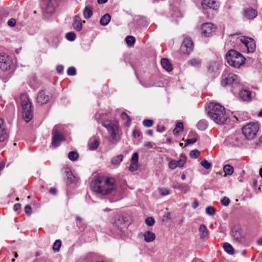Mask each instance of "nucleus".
<instances>
[{
	"mask_svg": "<svg viewBox=\"0 0 262 262\" xmlns=\"http://www.w3.org/2000/svg\"><path fill=\"white\" fill-rule=\"evenodd\" d=\"M98 123L105 127L110 133L112 140L118 142L121 138V132L119 127V123L117 121L105 120L101 121L100 118H96Z\"/></svg>",
	"mask_w": 262,
	"mask_h": 262,
	"instance_id": "2",
	"label": "nucleus"
},
{
	"mask_svg": "<svg viewBox=\"0 0 262 262\" xmlns=\"http://www.w3.org/2000/svg\"><path fill=\"white\" fill-rule=\"evenodd\" d=\"M61 246V241L60 239H57L55 241L53 246V250L54 251H59Z\"/></svg>",
	"mask_w": 262,
	"mask_h": 262,
	"instance_id": "39",
	"label": "nucleus"
},
{
	"mask_svg": "<svg viewBox=\"0 0 262 262\" xmlns=\"http://www.w3.org/2000/svg\"><path fill=\"white\" fill-rule=\"evenodd\" d=\"M99 145V141L97 139L91 140L89 143V148L91 150H95L97 148Z\"/></svg>",
	"mask_w": 262,
	"mask_h": 262,
	"instance_id": "35",
	"label": "nucleus"
},
{
	"mask_svg": "<svg viewBox=\"0 0 262 262\" xmlns=\"http://www.w3.org/2000/svg\"><path fill=\"white\" fill-rule=\"evenodd\" d=\"M93 8L91 6H87L83 11V15L85 19L90 18L93 15Z\"/></svg>",
	"mask_w": 262,
	"mask_h": 262,
	"instance_id": "26",
	"label": "nucleus"
},
{
	"mask_svg": "<svg viewBox=\"0 0 262 262\" xmlns=\"http://www.w3.org/2000/svg\"><path fill=\"white\" fill-rule=\"evenodd\" d=\"M21 107L22 115H33L34 107L28 95L26 94L20 95Z\"/></svg>",
	"mask_w": 262,
	"mask_h": 262,
	"instance_id": "6",
	"label": "nucleus"
},
{
	"mask_svg": "<svg viewBox=\"0 0 262 262\" xmlns=\"http://www.w3.org/2000/svg\"><path fill=\"white\" fill-rule=\"evenodd\" d=\"M223 170L225 174L229 176L232 174L234 171L233 167L229 164L225 165Z\"/></svg>",
	"mask_w": 262,
	"mask_h": 262,
	"instance_id": "36",
	"label": "nucleus"
},
{
	"mask_svg": "<svg viewBox=\"0 0 262 262\" xmlns=\"http://www.w3.org/2000/svg\"><path fill=\"white\" fill-rule=\"evenodd\" d=\"M223 248L224 250L229 254L232 255L234 254V249L230 244L225 243L223 245Z\"/></svg>",
	"mask_w": 262,
	"mask_h": 262,
	"instance_id": "33",
	"label": "nucleus"
},
{
	"mask_svg": "<svg viewBox=\"0 0 262 262\" xmlns=\"http://www.w3.org/2000/svg\"><path fill=\"white\" fill-rule=\"evenodd\" d=\"M66 38L69 41H74L76 38V34L73 32H70L66 34Z\"/></svg>",
	"mask_w": 262,
	"mask_h": 262,
	"instance_id": "41",
	"label": "nucleus"
},
{
	"mask_svg": "<svg viewBox=\"0 0 262 262\" xmlns=\"http://www.w3.org/2000/svg\"><path fill=\"white\" fill-rule=\"evenodd\" d=\"M221 202L223 206H227L230 203V199L226 196H224L221 200Z\"/></svg>",
	"mask_w": 262,
	"mask_h": 262,
	"instance_id": "50",
	"label": "nucleus"
},
{
	"mask_svg": "<svg viewBox=\"0 0 262 262\" xmlns=\"http://www.w3.org/2000/svg\"><path fill=\"white\" fill-rule=\"evenodd\" d=\"M144 240L146 242H151L155 240L156 235L153 232L147 231L144 234Z\"/></svg>",
	"mask_w": 262,
	"mask_h": 262,
	"instance_id": "25",
	"label": "nucleus"
},
{
	"mask_svg": "<svg viewBox=\"0 0 262 262\" xmlns=\"http://www.w3.org/2000/svg\"><path fill=\"white\" fill-rule=\"evenodd\" d=\"M240 41L246 47L248 52H253L255 49L256 45L254 40L250 37L242 36Z\"/></svg>",
	"mask_w": 262,
	"mask_h": 262,
	"instance_id": "13",
	"label": "nucleus"
},
{
	"mask_svg": "<svg viewBox=\"0 0 262 262\" xmlns=\"http://www.w3.org/2000/svg\"><path fill=\"white\" fill-rule=\"evenodd\" d=\"M20 207H21L20 204H19V203L15 204L13 206V210L15 211H16L20 208Z\"/></svg>",
	"mask_w": 262,
	"mask_h": 262,
	"instance_id": "61",
	"label": "nucleus"
},
{
	"mask_svg": "<svg viewBox=\"0 0 262 262\" xmlns=\"http://www.w3.org/2000/svg\"><path fill=\"white\" fill-rule=\"evenodd\" d=\"M159 190L162 195H166L170 193L169 190L167 188H160Z\"/></svg>",
	"mask_w": 262,
	"mask_h": 262,
	"instance_id": "51",
	"label": "nucleus"
},
{
	"mask_svg": "<svg viewBox=\"0 0 262 262\" xmlns=\"http://www.w3.org/2000/svg\"><path fill=\"white\" fill-rule=\"evenodd\" d=\"M241 97L244 101H250L251 99V93L249 90H244L241 92Z\"/></svg>",
	"mask_w": 262,
	"mask_h": 262,
	"instance_id": "27",
	"label": "nucleus"
},
{
	"mask_svg": "<svg viewBox=\"0 0 262 262\" xmlns=\"http://www.w3.org/2000/svg\"><path fill=\"white\" fill-rule=\"evenodd\" d=\"M123 159L122 155H119L113 157L111 160V163L115 166H118Z\"/></svg>",
	"mask_w": 262,
	"mask_h": 262,
	"instance_id": "30",
	"label": "nucleus"
},
{
	"mask_svg": "<svg viewBox=\"0 0 262 262\" xmlns=\"http://www.w3.org/2000/svg\"><path fill=\"white\" fill-rule=\"evenodd\" d=\"M84 260L85 262H102L99 257L94 254L86 255Z\"/></svg>",
	"mask_w": 262,
	"mask_h": 262,
	"instance_id": "22",
	"label": "nucleus"
},
{
	"mask_svg": "<svg viewBox=\"0 0 262 262\" xmlns=\"http://www.w3.org/2000/svg\"><path fill=\"white\" fill-rule=\"evenodd\" d=\"M56 70L59 74H61L63 70V67L61 65H59L57 66Z\"/></svg>",
	"mask_w": 262,
	"mask_h": 262,
	"instance_id": "59",
	"label": "nucleus"
},
{
	"mask_svg": "<svg viewBox=\"0 0 262 262\" xmlns=\"http://www.w3.org/2000/svg\"><path fill=\"white\" fill-rule=\"evenodd\" d=\"M103 180V178L97 177L91 181L90 186L93 191L104 195L112 193L115 189V186L113 180L107 178L104 181L102 185Z\"/></svg>",
	"mask_w": 262,
	"mask_h": 262,
	"instance_id": "1",
	"label": "nucleus"
},
{
	"mask_svg": "<svg viewBox=\"0 0 262 262\" xmlns=\"http://www.w3.org/2000/svg\"><path fill=\"white\" fill-rule=\"evenodd\" d=\"M153 121L151 119H145L143 121V124L146 127H150L153 124Z\"/></svg>",
	"mask_w": 262,
	"mask_h": 262,
	"instance_id": "49",
	"label": "nucleus"
},
{
	"mask_svg": "<svg viewBox=\"0 0 262 262\" xmlns=\"http://www.w3.org/2000/svg\"><path fill=\"white\" fill-rule=\"evenodd\" d=\"M51 98L50 95L46 94L44 91H41L37 94L36 100L38 104L42 105L48 103Z\"/></svg>",
	"mask_w": 262,
	"mask_h": 262,
	"instance_id": "16",
	"label": "nucleus"
},
{
	"mask_svg": "<svg viewBox=\"0 0 262 262\" xmlns=\"http://www.w3.org/2000/svg\"><path fill=\"white\" fill-rule=\"evenodd\" d=\"M201 165L206 169H209L211 166V163L206 159H204L201 162Z\"/></svg>",
	"mask_w": 262,
	"mask_h": 262,
	"instance_id": "42",
	"label": "nucleus"
},
{
	"mask_svg": "<svg viewBox=\"0 0 262 262\" xmlns=\"http://www.w3.org/2000/svg\"><path fill=\"white\" fill-rule=\"evenodd\" d=\"M154 144L150 142H146L144 143V146L148 148H153Z\"/></svg>",
	"mask_w": 262,
	"mask_h": 262,
	"instance_id": "58",
	"label": "nucleus"
},
{
	"mask_svg": "<svg viewBox=\"0 0 262 262\" xmlns=\"http://www.w3.org/2000/svg\"><path fill=\"white\" fill-rule=\"evenodd\" d=\"M138 162V154L134 152L131 159V162L137 163Z\"/></svg>",
	"mask_w": 262,
	"mask_h": 262,
	"instance_id": "52",
	"label": "nucleus"
},
{
	"mask_svg": "<svg viewBox=\"0 0 262 262\" xmlns=\"http://www.w3.org/2000/svg\"><path fill=\"white\" fill-rule=\"evenodd\" d=\"M201 5L203 9L209 8L217 11L219 8V4L213 0H203Z\"/></svg>",
	"mask_w": 262,
	"mask_h": 262,
	"instance_id": "15",
	"label": "nucleus"
},
{
	"mask_svg": "<svg viewBox=\"0 0 262 262\" xmlns=\"http://www.w3.org/2000/svg\"><path fill=\"white\" fill-rule=\"evenodd\" d=\"M82 23H85V21H82L81 18L78 15H76L73 18V28L77 31H80L82 28Z\"/></svg>",
	"mask_w": 262,
	"mask_h": 262,
	"instance_id": "17",
	"label": "nucleus"
},
{
	"mask_svg": "<svg viewBox=\"0 0 262 262\" xmlns=\"http://www.w3.org/2000/svg\"><path fill=\"white\" fill-rule=\"evenodd\" d=\"M111 18V15L108 14H105L100 19V24L103 26H106L110 21Z\"/></svg>",
	"mask_w": 262,
	"mask_h": 262,
	"instance_id": "29",
	"label": "nucleus"
},
{
	"mask_svg": "<svg viewBox=\"0 0 262 262\" xmlns=\"http://www.w3.org/2000/svg\"><path fill=\"white\" fill-rule=\"evenodd\" d=\"M208 126L207 122L205 120H201L196 124V127L200 130H205Z\"/></svg>",
	"mask_w": 262,
	"mask_h": 262,
	"instance_id": "31",
	"label": "nucleus"
},
{
	"mask_svg": "<svg viewBox=\"0 0 262 262\" xmlns=\"http://www.w3.org/2000/svg\"><path fill=\"white\" fill-rule=\"evenodd\" d=\"M200 154V152L198 149L192 150L190 152V156L191 157H194V158H197L199 155Z\"/></svg>",
	"mask_w": 262,
	"mask_h": 262,
	"instance_id": "47",
	"label": "nucleus"
},
{
	"mask_svg": "<svg viewBox=\"0 0 262 262\" xmlns=\"http://www.w3.org/2000/svg\"><path fill=\"white\" fill-rule=\"evenodd\" d=\"M210 117L218 124H230L231 122L238 121L236 116H210Z\"/></svg>",
	"mask_w": 262,
	"mask_h": 262,
	"instance_id": "7",
	"label": "nucleus"
},
{
	"mask_svg": "<svg viewBox=\"0 0 262 262\" xmlns=\"http://www.w3.org/2000/svg\"><path fill=\"white\" fill-rule=\"evenodd\" d=\"M16 24V20L14 18H11L8 21V25L10 27H14L15 25Z\"/></svg>",
	"mask_w": 262,
	"mask_h": 262,
	"instance_id": "54",
	"label": "nucleus"
},
{
	"mask_svg": "<svg viewBox=\"0 0 262 262\" xmlns=\"http://www.w3.org/2000/svg\"><path fill=\"white\" fill-rule=\"evenodd\" d=\"M185 163V161L182 159L179 160H171L168 164L169 168L171 169H174L177 167H182Z\"/></svg>",
	"mask_w": 262,
	"mask_h": 262,
	"instance_id": "19",
	"label": "nucleus"
},
{
	"mask_svg": "<svg viewBox=\"0 0 262 262\" xmlns=\"http://www.w3.org/2000/svg\"><path fill=\"white\" fill-rule=\"evenodd\" d=\"M189 63L192 66H200L201 63V60L198 58H193L189 61Z\"/></svg>",
	"mask_w": 262,
	"mask_h": 262,
	"instance_id": "40",
	"label": "nucleus"
},
{
	"mask_svg": "<svg viewBox=\"0 0 262 262\" xmlns=\"http://www.w3.org/2000/svg\"><path fill=\"white\" fill-rule=\"evenodd\" d=\"M138 167L137 163L130 162V164L129 167V170L131 171H135L137 170Z\"/></svg>",
	"mask_w": 262,
	"mask_h": 262,
	"instance_id": "48",
	"label": "nucleus"
},
{
	"mask_svg": "<svg viewBox=\"0 0 262 262\" xmlns=\"http://www.w3.org/2000/svg\"><path fill=\"white\" fill-rule=\"evenodd\" d=\"M79 157L78 153L76 151H71L68 154L69 159L73 161H76Z\"/></svg>",
	"mask_w": 262,
	"mask_h": 262,
	"instance_id": "37",
	"label": "nucleus"
},
{
	"mask_svg": "<svg viewBox=\"0 0 262 262\" xmlns=\"http://www.w3.org/2000/svg\"><path fill=\"white\" fill-rule=\"evenodd\" d=\"M49 192L52 194H55L56 193L57 190L55 188L52 187L50 189Z\"/></svg>",
	"mask_w": 262,
	"mask_h": 262,
	"instance_id": "63",
	"label": "nucleus"
},
{
	"mask_svg": "<svg viewBox=\"0 0 262 262\" xmlns=\"http://www.w3.org/2000/svg\"><path fill=\"white\" fill-rule=\"evenodd\" d=\"M243 15L247 19H252L257 16V13L256 10L250 8L245 10L243 12Z\"/></svg>",
	"mask_w": 262,
	"mask_h": 262,
	"instance_id": "20",
	"label": "nucleus"
},
{
	"mask_svg": "<svg viewBox=\"0 0 262 262\" xmlns=\"http://www.w3.org/2000/svg\"><path fill=\"white\" fill-rule=\"evenodd\" d=\"M66 173H67V183L68 184L74 183L77 181L76 177L73 174L72 172L69 168L66 169Z\"/></svg>",
	"mask_w": 262,
	"mask_h": 262,
	"instance_id": "24",
	"label": "nucleus"
},
{
	"mask_svg": "<svg viewBox=\"0 0 262 262\" xmlns=\"http://www.w3.org/2000/svg\"><path fill=\"white\" fill-rule=\"evenodd\" d=\"M205 109L208 115H229L233 113L218 103L210 102L206 106Z\"/></svg>",
	"mask_w": 262,
	"mask_h": 262,
	"instance_id": "4",
	"label": "nucleus"
},
{
	"mask_svg": "<svg viewBox=\"0 0 262 262\" xmlns=\"http://www.w3.org/2000/svg\"><path fill=\"white\" fill-rule=\"evenodd\" d=\"M114 226L120 231H121L124 229L127 228V224L126 223L124 217L118 215L115 217Z\"/></svg>",
	"mask_w": 262,
	"mask_h": 262,
	"instance_id": "14",
	"label": "nucleus"
},
{
	"mask_svg": "<svg viewBox=\"0 0 262 262\" xmlns=\"http://www.w3.org/2000/svg\"><path fill=\"white\" fill-rule=\"evenodd\" d=\"M126 116L127 117V120L125 124L127 126H130V125L131 124V119L130 118V117L128 116Z\"/></svg>",
	"mask_w": 262,
	"mask_h": 262,
	"instance_id": "64",
	"label": "nucleus"
},
{
	"mask_svg": "<svg viewBox=\"0 0 262 262\" xmlns=\"http://www.w3.org/2000/svg\"><path fill=\"white\" fill-rule=\"evenodd\" d=\"M172 188L179 189L184 193L189 190V186L185 183H176L172 185Z\"/></svg>",
	"mask_w": 262,
	"mask_h": 262,
	"instance_id": "21",
	"label": "nucleus"
},
{
	"mask_svg": "<svg viewBox=\"0 0 262 262\" xmlns=\"http://www.w3.org/2000/svg\"><path fill=\"white\" fill-rule=\"evenodd\" d=\"M162 67L167 72L172 70V66L170 62L167 58H162L161 61Z\"/></svg>",
	"mask_w": 262,
	"mask_h": 262,
	"instance_id": "23",
	"label": "nucleus"
},
{
	"mask_svg": "<svg viewBox=\"0 0 262 262\" xmlns=\"http://www.w3.org/2000/svg\"><path fill=\"white\" fill-rule=\"evenodd\" d=\"M184 128L183 124L181 122H178L176 123L175 128L173 130V135H177L179 133L183 132Z\"/></svg>",
	"mask_w": 262,
	"mask_h": 262,
	"instance_id": "32",
	"label": "nucleus"
},
{
	"mask_svg": "<svg viewBox=\"0 0 262 262\" xmlns=\"http://www.w3.org/2000/svg\"><path fill=\"white\" fill-rule=\"evenodd\" d=\"M193 43L190 38H185L180 47L181 52L184 54H189L192 51Z\"/></svg>",
	"mask_w": 262,
	"mask_h": 262,
	"instance_id": "11",
	"label": "nucleus"
},
{
	"mask_svg": "<svg viewBox=\"0 0 262 262\" xmlns=\"http://www.w3.org/2000/svg\"><path fill=\"white\" fill-rule=\"evenodd\" d=\"M239 82V79L236 75L233 73H230L226 75L225 73H224L222 75L221 85L223 86L233 85L238 84Z\"/></svg>",
	"mask_w": 262,
	"mask_h": 262,
	"instance_id": "8",
	"label": "nucleus"
},
{
	"mask_svg": "<svg viewBox=\"0 0 262 262\" xmlns=\"http://www.w3.org/2000/svg\"><path fill=\"white\" fill-rule=\"evenodd\" d=\"M259 127L256 123H249L242 128V133L248 140L253 139L256 136Z\"/></svg>",
	"mask_w": 262,
	"mask_h": 262,
	"instance_id": "5",
	"label": "nucleus"
},
{
	"mask_svg": "<svg viewBox=\"0 0 262 262\" xmlns=\"http://www.w3.org/2000/svg\"><path fill=\"white\" fill-rule=\"evenodd\" d=\"M9 136V133L7 129H3L0 130V142H5L8 140Z\"/></svg>",
	"mask_w": 262,
	"mask_h": 262,
	"instance_id": "28",
	"label": "nucleus"
},
{
	"mask_svg": "<svg viewBox=\"0 0 262 262\" xmlns=\"http://www.w3.org/2000/svg\"><path fill=\"white\" fill-rule=\"evenodd\" d=\"M199 236L202 239L205 240L208 238L209 231L207 227L204 225L201 224L199 228Z\"/></svg>",
	"mask_w": 262,
	"mask_h": 262,
	"instance_id": "18",
	"label": "nucleus"
},
{
	"mask_svg": "<svg viewBox=\"0 0 262 262\" xmlns=\"http://www.w3.org/2000/svg\"><path fill=\"white\" fill-rule=\"evenodd\" d=\"M141 134L139 130L138 129H134L133 132V136L134 138H138L140 136Z\"/></svg>",
	"mask_w": 262,
	"mask_h": 262,
	"instance_id": "55",
	"label": "nucleus"
},
{
	"mask_svg": "<svg viewBox=\"0 0 262 262\" xmlns=\"http://www.w3.org/2000/svg\"><path fill=\"white\" fill-rule=\"evenodd\" d=\"M206 212L210 215H213L215 214V210L213 207L208 206L206 208Z\"/></svg>",
	"mask_w": 262,
	"mask_h": 262,
	"instance_id": "43",
	"label": "nucleus"
},
{
	"mask_svg": "<svg viewBox=\"0 0 262 262\" xmlns=\"http://www.w3.org/2000/svg\"><path fill=\"white\" fill-rule=\"evenodd\" d=\"M226 58L228 64L234 68H239L246 60L241 53L232 49L227 52Z\"/></svg>",
	"mask_w": 262,
	"mask_h": 262,
	"instance_id": "3",
	"label": "nucleus"
},
{
	"mask_svg": "<svg viewBox=\"0 0 262 262\" xmlns=\"http://www.w3.org/2000/svg\"><path fill=\"white\" fill-rule=\"evenodd\" d=\"M125 41L126 42V44L129 46H133L136 41L135 38L133 36H127L125 38Z\"/></svg>",
	"mask_w": 262,
	"mask_h": 262,
	"instance_id": "38",
	"label": "nucleus"
},
{
	"mask_svg": "<svg viewBox=\"0 0 262 262\" xmlns=\"http://www.w3.org/2000/svg\"><path fill=\"white\" fill-rule=\"evenodd\" d=\"M231 234L233 238L237 241H240L242 239L241 234L237 229H234L231 231Z\"/></svg>",
	"mask_w": 262,
	"mask_h": 262,
	"instance_id": "34",
	"label": "nucleus"
},
{
	"mask_svg": "<svg viewBox=\"0 0 262 262\" xmlns=\"http://www.w3.org/2000/svg\"><path fill=\"white\" fill-rule=\"evenodd\" d=\"M182 140L185 141V147L189 144L194 143L197 141V138H192L191 139H188L186 140H185L183 138Z\"/></svg>",
	"mask_w": 262,
	"mask_h": 262,
	"instance_id": "45",
	"label": "nucleus"
},
{
	"mask_svg": "<svg viewBox=\"0 0 262 262\" xmlns=\"http://www.w3.org/2000/svg\"><path fill=\"white\" fill-rule=\"evenodd\" d=\"M66 140L64 136L56 128H53L52 131V144L53 146L58 147L60 142Z\"/></svg>",
	"mask_w": 262,
	"mask_h": 262,
	"instance_id": "12",
	"label": "nucleus"
},
{
	"mask_svg": "<svg viewBox=\"0 0 262 262\" xmlns=\"http://www.w3.org/2000/svg\"><path fill=\"white\" fill-rule=\"evenodd\" d=\"M216 29V27L212 23H203L201 27V35L205 37L211 36L215 32Z\"/></svg>",
	"mask_w": 262,
	"mask_h": 262,
	"instance_id": "9",
	"label": "nucleus"
},
{
	"mask_svg": "<svg viewBox=\"0 0 262 262\" xmlns=\"http://www.w3.org/2000/svg\"><path fill=\"white\" fill-rule=\"evenodd\" d=\"M198 137L197 133L194 131H190L188 134V137L196 138Z\"/></svg>",
	"mask_w": 262,
	"mask_h": 262,
	"instance_id": "56",
	"label": "nucleus"
},
{
	"mask_svg": "<svg viewBox=\"0 0 262 262\" xmlns=\"http://www.w3.org/2000/svg\"><path fill=\"white\" fill-rule=\"evenodd\" d=\"M67 73L69 75L74 76L76 74V69L73 67H71L68 68Z\"/></svg>",
	"mask_w": 262,
	"mask_h": 262,
	"instance_id": "46",
	"label": "nucleus"
},
{
	"mask_svg": "<svg viewBox=\"0 0 262 262\" xmlns=\"http://www.w3.org/2000/svg\"><path fill=\"white\" fill-rule=\"evenodd\" d=\"M23 119L26 122H29L32 119L33 116H22Z\"/></svg>",
	"mask_w": 262,
	"mask_h": 262,
	"instance_id": "60",
	"label": "nucleus"
},
{
	"mask_svg": "<svg viewBox=\"0 0 262 262\" xmlns=\"http://www.w3.org/2000/svg\"><path fill=\"white\" fill-rule=\"evenodd\" d=\"M32 209L29 205H27L25 207V212L27 214L30 215L31 213Z\"/></svg>",
	"mask_w": 262,
	"mask_h": 262,
	"instance_id": "53",
	"label": "nucleus"
},
{
	"mask_svg": "<svg viewBox=\"0 0 262 262\" xmlns=\"http://www.w3.org/2000/svg\"><path fill=\"white\" fill-rule=\"evenodd\" d=\"M77 225L80 230H84V229L85 228V225L83 223H82V222H79V224L77 223Z\"/></svg>",
	"mask_w": 262,
	"mask_h": 262,
	"instance_id": "62",
	"label": "nucleus"
},
{
	"mask_svg": "<svg viewBox=\"0 0 262 262\" xmlns=\"http://www.w3.org/2000/svg\"><path fill=\"white\" fill-rule=\"evenodd\" d=\"M155 223V220L152 217H148L145 220V223L147 226H152Z\"/></svg>",
	"mask_w": 262,
	"mask_h": 262,
	"instance_id": "44",
	"label": "nucleus"
},
{
	"mask_svg": "<svg viewBox=\"0 0 262 262\" xmlns=\"http://www.w3.org/2000/svg\"><path fill=\"white\" fill-rule=\"evenodd\" d=\"M165 129V127L163 125H161L160 124H158L157 125V130L158 132L162 133L164 132Z\"/></svg>",
	"mask_w": 262,
	"mask_h": 262,
	"instance_id": "57",
	"label": "nucleus"
},
{
	"mask_svg": "<svg viewBox=\"0 0 262 262\" xmlns=\"http://www.w3.org/2000/svg\"><path fill=\"white\" fill-rule=\"evenodd\" d=\"M12 61L11 58L7 55H0V69L7 71L12 67Z\"/></svg>",
	"mask_w": 262,
	"mask_h": 262,
	"instance_id": "10",
	"label": "nucleus"
}]
</instances>
